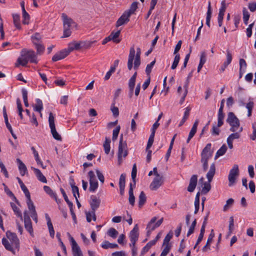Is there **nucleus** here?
<instances>
[{
  "label": "nucleus",
  "instance_id": "nucleus-1",
  "mask_svg": "<svg viewBox=\"0 0 256 256\" xmlns=\"http://www.w3.org/2000/svg\"><path fill=\"white\" fill-rule=\"evenodd\" d=\"M140 54L141 52L140 48H136V54L134 47L130 48L128 61V68L129 70H132L133 67L134 60V68L136 70H138L140 64Z\"/></svg>",
  "mask_w": 256,
  "mask_h": 256
},
{
  "label": "nucleus",
  "instance_id": "nucleus-2",
  "mask_svg": "<svg viewBox=\"0 0 256 256\" xmlns=\"http://www.w3.org/2000/svg\"><path fill=\"white\" fill-rule=\"evenodd\" d=\"M21 56L22 58H18L17 63L16 64V66L17 67L20 64L23 66H26L28 61L32 63H38L36 56L34 50H26L24 49L21 52Z\"/></svg>",
  "mask_w": 256,
  "mask_h": 256
},
{
  "label": "nucleus",
  "instance_id": "nucleus-3",
  "mask_svg": "<svg viewBox=\"0 0 256 256\" xmlns=\"http://www.w3.org/2000/svg\"><path fill=\"white\" fill-rule=\"evenodd\" d=\"M62 17L63 20L64 25V34L62 38H68L72 34L70 28L73 26H76V24L72 18H68L66 14L62 13Z\"/></svg>",
  "mask_w": 256,
  "mask_h": 256
},
{
  "label": "nucleus",
  "instance_id": "nucleus-4",
  "mask_svg": "<svg viewBox=\"0 0 256 256\" xmlns=\"http://www.w3.org/2000/svg\"><path fill=\"white\" fill-rule=\"evenodd\" d=\"M211 144H208L202 150L201 153L200 162L202 164L203 170L206 172L208 168V161L212 156V152H210Z\"/></svg>",
  "mask_w": 256,
  "mask_h": 256
},
{
  "label": "nucleus",
  "instance_id": "nucleus-5",
  "mask_svg": "<svg viewBox=\"0 0 256 256\" xmlns=\"http://www.w3.org/2000/svg\"><path fill=\"white\" fill-rule=\"evenodd\" d=\"M216 172V167L214 163H212L210 164V168L207 173L206 176L208 180V182H205L204 184V186L202 188V193L204 194H207L211 188L210 182L212 181L213 177Z\"/></svg>",
  "mask_w": 256,
  "mask_h": 256
},
{
  "label": "nucleus",
  "instance_id": "nucleus-6",
  "mask_svg": "<svg viewBox=\"0 0 256 256\" xmlns=\"http://www.w3.org/2000/svg\"><path fill=\"white\" fill-rule=\"evenodd\" d=\"M226 121L230 126V132H235L238 131V129H240V120L233 112H229L228 114Z\"/></svg>",
  "mask_w": 256,
  "mask_h": 256
},
{
  "label": "nucleus",
  "instance_id": "nucleus-7",
  "mask_svg": "<svg viewBox=\"0 0 256 256\" xmlns=\"http://www.w3.org/2000/svg\"><path fill=\"white\" fill-rule=\"evenodd\" d=\"M128 154L127 144L126 142H123L122 134L120 139L118 150V160L119 164L121 162L122 157H126Z\"/></svg>",
  "mask_w": 256,
  "mask_h": 256
},
{
  "label": "nucleus",
  "instance_id": "nucleus-8",
  "mask_svg": "<svg viewBox=\"0 0 256 256\" xmlns=\"http://www.w3.org/2000/svg\"><path fill=\"white\" fill-rule=\"evenodd\" d=\"M48 122L53 138L57 140L61 141L62 138L60 134L56 132L54 124V118L52 112H50L49 114Z\"/></svg>",
  "mask_w": 256,
  "mask_h": 256
},
{
  "label": "nucleus",
  "instance_id": "nucleus-9",
  "mask_svg": "<svg viewBox=\"0 0 256 256\" xmlns=\"http://www.w3.org/2000/svg\"><path fill=\"white\" fill-rule=\"evenodd\" d=\"M239 168L238 164H234L232 168L230 170L228 176V186H231L234 184L236 182V178L239 175Z\"/></svg>",
  "mask_w": 256,
  "mask_h": 256
},
{
  "label": "nucleus",
  "instance_id": "nucleus-10",
  "mask_svg": "<svg viewBox=\"0 0 256 256\" xmlns=\"http://www.w3.org/2000/svg\"><path fill=\"white\" fill-rule=\"evenodd\" d=\"M88 176L90 178L89 190L92 192H94L98 188V182L96 178L94 173L93 171H90L88 172Z\"/></svg>",
  "mask_w": 256,
  "mask_h": 256
},
{
  "label": "nucleus",
  "instance_id": "nucleus-11",
  "mask_svg": "<svg viewBox=\"0 0 256 256\" xmlns=\"http://www.w3.org/2000/svg\"><path fill=\"white\" fill-rule=\"evenodd\" d=\"M164 182V178L163 176H156L150 184V188L152 190H156L162 185Z\"/></svg>",
  "mask_w": 256,
  "mask_h": 256
},
{
  "label": "nucleus",
  "instance_id": "nucleus-12",
  "mask_svg": "<svg viewBox=\"0 0 256 256\" xmlns=\"http://www.w3.org/2000/svg\"><path fill=\"white\" fill-rule=\"evenodd\" d=\"M24 219L25 228L28 232L30 236H34V232L32 223L30 216H28L26 211L24 213Z\"/></svg>",
  "mask_w": 256,
  "mask_h": 256
},
{
  "label": "nucleus",
  "instance_id": "nucleus-13",
  "mask_svg": "<svg viewBox=\"0 0 256 256\" xmlns=\"http://www.w3.org/2000/svg\"><path fill=\"white\" fill-rule=\"evenodd\" d=\"M70 240L72 243V248L73 256H83L82 252L80 246H78L74 239L72 236H70Z\"/></svg>",
  "mask_w": 256,
  "mask_h": 256
},
{
  "label": "nucleus",
  "instance_id": "nucleus-14",
  "mask_svg": "<svg viewBox=\"0 0 256 256\" xmlns=\"http://www.w3.org/2000/svg\"><path fill=\"white\" fill-rule=\"evenodd\" d=\"M7 238L12 242V245L17 249L20 248V240L15 233L7 232L6 233Z\"/></svg>",
  "mask_w": 256,
  "mask_h": 256
},
{
  "label": "nucleus",
  "instance_id": "nucleus-15",
  "mask_svg": "<svg viewBox=\"0 0 256 256\" xmlns=\"http://www.w3.org/2000/svg\"><path fill=\"white\" fill-rule=\"evenodd\" d=\"M198 182V176L194 174L190 178V183L188 187V191L193 192L196 188Z\"/></svg>",
  "mask_w": 256,
  "mask_h": 256
},
{
  "label": "nucleus",
  "instance_id": "nucleus-16",
  "mask_svg": "<svg viewBox=\"0 0 256 256\" xmlns=\"http://www.w3.org/2000/svg\"><path fill=\"white\" fill-rule=\"evenodd\" d=\"M90 199L91 200L90 204L92 209L91 211L96 212L100 206V200L94 196H92Z\"/></svg>",
  "mask_w": 256,
  "mask_h": 256
},
{
  "label": "nucleus",
  "instance_id": "nucleus-17",
  "mask_svg": "<svg viewBox=\"0 0 256 256\" xmlns=\"http://www.w3.org/2000/svg\"><path fill=\"white\" fill-rule=\"evenodd\" d=\"M69 54L68 52L66 49L63 50L58 53L56 54L52 58L53 62H56L58 60L64 59Z\"/></svg>",
  "mask_w": 256,
  "mask_h": 256
},
{
  "label": "nucleus",
  "instance_id": "nucleus-18",
  "mask_svg": "<svg viewBox=\"0 0 256 256\" xmlns=\"http://www.w3.org/2000/svg\"><path fill=\"white\" fill-rule=\"evenodd\" d=\"M130 14H127L124 12L117 20L116 25V27H119L128 22L130 20Z\"/></svg>",
  "mask_w": 256,
  "mask_h": 256
},
{
  "label": "nucleus",
  "instance_id": "nucleus-19",
  "mask_svg": "<svg viewBox=\"0 0 256 256\" xmlns=\"http://www.w3.org/2000/svg\"><path fill=\"white\" fill-rule=\"evenodd\" d=\"M32 170L36 175L38 179L43 183H46L47 180L46 178L43 175L40 170L34 167H31Z\"/></svg>",
  "mask_w": 256,
  "mask_h": 256
},
{
  "label": "nucleus",
  "instance_id": "nucleus-20",
  "mask_svg": "<svg viewBox=\"0 0 256 256\" xmlns=\"http://www.w3.org/2000/svg\"><path fill=\"white\" fill-rule=\"evenodd\" d=\"M82 48V44L81 42H77L75 41L69 44L66 50L70 54L71 52L74 50H78Z\"/></svg>",
  "mask_w": 256,
  "mask_h": 256
},
{
  "label": "nucleus",
  "instance_id": "nucleus-21",
  "mask_svg": "<svg viewBox=\"0 0 256 256\" xmlns=\"http://www.w3.org/2000/svg\"><path fill=\"white\" fill-rule=\"evenodd\" d=\"M214 236V230H211L210 234L207 240L206 244L202 248V250L203 252H206L207 251L208 249L210 250V244Z\"/></svg>",
  "mask_w": 256,
  "mask_h": 256
},
{
  "label": "nucleus",
  "instance_id": "nucleus-22",
  "mask_svg": "<svg viewBox=\"0 0 256 256\" xmlns=\"http://www.w3.org/2000/svg\"><path fill=\"white\" fill-rule=\"evenodd\" d=\"M44 192L50 195L51 198H54L57 203L60 202V200L58 199L56 194L53 192L50 186H44Z\"/></svg>",
  "mask_w": 256,
  "mask_h": 256
},
{
  "label": "nucleus",
  "instance_id": "nucleus-23",
  "mask_svg": "<svg viewBox=\"0 0 256 256\" xmlns=\"http://www.w3.org/2000/svg\"><path fill=\"white\" fill-rule=\"evenodd\" d=\"M138 225L136 224L130 232V240H134H134H138Z\"/></svg>",
  "mask_w": 256,
  "mask_h": 256
},
{
  "label": "nucleus",
  "instance_id": "nucleus-24",
  "mask_svg": "<svg viewBox=\"0 0 256 256\" xmlns=\"http://www.w3.org/2000/svg\"><path fill=\"white\" fill-rule=\"evenodd\" d=\"M132 186V184L130 183V189L128 192L129 198H128V202L132 206H134L135 203V197L134 194V188Z\"/></svg>",
  "mask_w": 256,
  "mask_h": 256
},
{
  "label": "nucleus",
  "instance_id": "nucleus-25",
  "mask_svg": "<svg viewBox=\"0 0 256 256\" xmlns=\"http://www.w3.org/2000/svg\"><path fill=\"white\" fill-rule=\"evenodd\" d=\"M16 162L18 164V169L20 172V174L22 176H24L27 172V168L26 165L20 158H17Z\"/></svg>",
  "mask_w": 256,
  "mask_h": 256
},
{
  "label": "nucleus",
  "instance_id": "nucleus-26",
  "mask_svg": "<svg viewBox=\"0 0 256 256\" xmlns=\"http://www.w3.org/2000/svg\"><path fill=\"white\" fill-rule=\"evenodd\" d=\"M120 30H118L116 31V32H112L110 35L109 36L111 40H112L114 42L118 44L120 42V40L118 38V36H120Z\"/></svg>",
  "mask_w": 256,
  "mask_h": 256
},
{
  "label": "nucleus",
  "instance_id": "nucleus-27",
  "mask_svg": "<svg viewBox=\"0 0 256 256\" xmlns=\"http://www.w3.org/2000/svg\"><path fill=\"white\" fill-rule=\"evenodd\" d=\"M242 128L240 127V129H238V132L236 131L235 132H233L234 133L230 134L227 139L233 142L234 140L239 138H240V133L242 131Z\"/></svg>",
  "mask_w": 256,
  "mask_h": 256
},
{
  "label": "nucleus",
  "instance_id": "nucleus-28",
  "mask_svg": "<svg viewBox=\"0 0 256 256\" xmlns=\"http://www.w3.org/2000/svg\"><path fill=\"white\" fill-rule=\"evenodd\" d=\"M226 2L224 0H223L221 2V7L220 8L218 15V19H224V12L226 11Z\"/></svg>",
  "mask_w": 256,
  "mask_h": 256
},
{
  "label": "nucleus",
  "instance_id": "nucleus-29",
  "mask_svg": "<svg viewBox=\"0 0 256 256\" xmlns=\"http://www.w3.org/2000/svg\"><path fill=\"white\" fill-rule=\"evenodd\" d=\"M2 185L4 186V190L5 192L10 197L12 198V200L18 204L20 205V202L18 200H17L16 197L14 196V194L8 188V187L5 184H3Z\"/></svg>",
  "mask_w": 256,
  "mask_h": 256
},
{
  "label": "nucleus",
  "instance_id": "nucleus-30",
  "mask_svg": "<svg viewBox=\"0 0 256 256\" xmlns=\"http://www.w3.org/2000/svg\"><path fill=\"white\" fill-rule=\"evenodd\" d=\"M212 10L211 8L210 2H209L208 4V11L206 12V24L210 27V21L212 17Z\"/></svg>",
  "mask_w": 256,
  "mask_h": 256
},
{
  "label": "nucleus",
  "instance_id": "nucleus-31",
  "mask_svg": "<svg viewBox=\"0 0 256 256\" xmlns=\"http://www.w3.org/2000/svg\"><path fill=\"white\" fill-rule=\"evenodd\" d=\"M146 197L143 191H142L138 196V206L142 208L146 202Z\"/></svg>",
  "mask_w": 256,
  "mask_h": 256
},
{
  "label": "nucleus",
  "instance_id": "nucleus-32",
  "mask_svg": "<svg viewBox=\"0 0 256 256\" xmlns=\"http://www.w3.org/2000/svg\"><path fill=\"white\" fill-rule=\"evenodd\" d=\"M102 247L104 249H108L109 248H114L118 247V245L116 244L110 243L108 240H104L102 244Z\"/></svg>",
  "mask_w": 256,
  "mask_h": 256
},
{
  "label": "nucleus",
  "instance_id": "nucleus-33",
  "mask_svg": "<svg viewBox=\"0 0 256 256\" xmlns=\"http://www.w3.org/2000/svg\"><path fill=\"white\" fill-rule=\"evenodd\" d=\"M227 150V147L226 144H223L221 148L217 151L214 156L215 159H217L219 156H223Z\"/></svg>",
  "mask_w": 256,
  "mask_h": 256
},
{
  "label": "nucleus",
  "instance_id": "nucleus-34",
  "mask_svg": "<svg viewBox=\"0 0 256 256\" xmlns=\"http://www.w3.org/2000/svg\"><path fill=\"white\" fill-rule=\"evenodd\" d=\"M10 206L14 212L15 214L22 220V214L20 209L16 206L14 202H10Z\"/></svg>",
  "mask_w": 256,
  "mask_h": 256
},
{
  "label": "nucleus",
  "instance_id": "nucleus-35",
  "mask_svg": "<svg viewBox=\"0 0 256 256\" xmlns=\"http://www.w3.org/2000/svg\"><path fill=\"white\" fill-rule=\"evenodd\" d=\"M198 122H199L198 120H196V121L194 122L188 134L190 138H192V137L196 134L197 130V128L198 124Z\"/></svg>",
  "mask_w": 256,
  "mask_h": 256
},
{
  "label": "nucleus",
  "instance_id": "nucleus-36",
  "mask_svg": "<svg viewBox=\"0 0 256 256\" xmlns=\"http://www.w3.org/2000/svg\"><path fill=\"white\" fill-rule=\"evenodd\" d=\"M110 140L106 137L105 141L103 144V146L104 148V152L106 154H108L110 152Z\"/></svg>",
  "mask_w": 256,
  "mask_h": 256
},
{
  "label": "nucleus",
  "instance_id": "nucleus-37",
  "mask_svg": "<svg viewBox=\"0 0 256 256\" xmlns=\"http://www.w3.org/2000/svg\"><path fill=\"white\" fill-rule=\"evenodd\" d=\"M13 21L15 26L18 30L21 28L20 24V16L18 14H14L12 15Z\"/></svg>",
  "mask_w": 256,
  "mask_h": 256
},
{
  "label": "nucleus",
  "instance_id": "nucleus-38",
  "mask_svg": "<svg viewBox=\"0 0 256 256\" xmlns=\"http://www.w3.org/2000/svg\"><path fill=\"white\" fill-rule=\"evenodd\" d=\"M224 112H218V126L220 127L224 124Z\"/></svg>",
  "mask_w": 256,
  "mask_h": 256
},
{
  "label": "nucleus",
  "instance_id": "nucleus-39",
  "mask_svg": "<svg viewBox=\"0 0 256 256\" xmlns=\"http://www.w3.org/2000/svg\"><path fill=\"white\" fill-rule=\"evenodd\" d=\"M17 179L18 180V182L19 184H20L22 190V191L24 192L26 196H30V193L28 189L26 187V186L24 184L23 182L22 181V180L19 178H17Z\"/></svg>",
  "mask_w": 256,
  "mask_h": 256
},
{
  "label": "nucleus",
  "instance_id": "nucleus-40",
  "mask_svg": "<svg viewBox=\"0 0 256 256\" xmlns=\"http://www.w3.org/2000/svg\"><path fill=\"white\" fill-rule=\"evenodd\" d=\"M26 198H27L26 204L29 210L31 212H34V211L36 210L35 206H34V203L30 198V196H26Z\"/></svg>",
  "mask_w": 256,
  "mask_h": 256
},
{
  "label": "nucleus",
  "instance_id": "nucleus-41",
  "mask_svg": "<svg viewBox=\"0 0 256 256\" xmlns=\"http://www.w3.org/2000/svg\"><path fill=\"white\" fill-rule=\"evenodd\" d=\"M36 104L34 107V110L36 112H38L42 116V114L40 113L42 110L43 108V105L42 101L38 98L36 100Z\"/></svg>",
  "mask_w": 256,
  "mask_h": 256
},
{
  "label": "nucleus",
  "instance_id": "nucleus-42",
  "mask_svg": "<svg viewBox=\"0 0 256 256\" xmlns=\"http://www.w3.org/2000/svg\"><path fill=\"white\" fill-rule=\"evenodd\" d=\"M34 45L36 46L38 54H41L44 50V46L40 42H34Z\"/></svg>",
  "mask_w": 256,
  "mask_h": 256
},
{
  "label": "nucleus",
  "instance_id": "nucleus-43",
  "mask_svg": "<svg viewBox=\"0 0 256 256\" xmlns=\"http://www.w3.org/2000/svg\"><path fill=\"white\" fill-rule=\"evenodd\" d=\"M136 172H137V170H136V164H134L132 166V180L134 184H132V186L134 187L136 186Z\"/></svg>",
  "mask_w": 256,
  "mask_h": 256
},
{
  "label": "nucleus",
  "instance_id": "nucleus-44",
  "mask_svg": "<svg viewBox=\"0 0 256 256\" xmlns=\"http://www.w3.org/2000/svg\"><path fill=\"white\" fill-rule=\"evenodd\" d=\"M138 2H133L130 7V8L128 12H125L127 14H130V16H131V14H134V12L138 8Z\"/></svg>",
  "mask_w": 256,
  "mask_h": 256
},
{
  "label": "nucleus",
  "instance_id": "nucleus-45",
  "mask_svg": "<svg viewBox=\"0 0 256 256\" xmlns=\"http://www.w3.org/2000/svg\"><path fill=\"white\" fill-rule=\"evenodd\" d=\"M136 80L132 79H130L128 82V88L130 89L129 95L130 97L131 98L133 94L134 88L135 86Z\"/></svg>",
  "mask_w": 256,
  "mask_h": 256
},
{
  "label": "nucleus",
  "instance_id": "nucleus-46",
  "mask_svg": "<svg viewBox=\"0 0 256 256\" xmlns=\"http://www.w3.org/2000/svg\"><path fill=\"white\" fill-rule=\"evenodd\" d=\"M22 23L24 24H29V20L30 18V15L28 14L26 12V10L22 11Z\"/></svg>",
  "mask_w": 256,
  "mask_h": 256
},
{
  "label": "nucleus",
  "instance_id": "nucleus-47",
  "mask_svg": "<svg viewBox=\"0 0 256 256\" xmlns=\"http://www.w3.org/2000/svg\"><path fill=\"white\" fill-rule=\"evenodd\" d=\"M16 104L18 111V115L21 119L23 118V116L22 114V112H23V108H22V105L21 104L20 100L19 98L16 99Z\"/></svg>",
  "mask_w": 256,
  "mask_h": 256
},
{
  "label": "nucleus",
  "instance_id": "nucleus-48",
  "mask_svg": "<svg viewBox=\"0 0 256 256\" xmlns=\"http://www.w3.org/2000/svg\"><path fill=\"white\" fill-rule=\"evenodd\" d=\"M243 20L245 24H248V20L250 18V14L246 8H244L242 10Z\"/></svg>",
  "mask_w": 256,
  "mask_h": 256
},
{
  "label": "nucleus",
  "instance_id": "nucleus-49",
  "mask_svg": "<svg viewBox=\"0 0 256 256\" xmlns=\"http://www.w3.org/2000/svg\"><path fill=\"white\" fill-rule=\"evenodd\" d=\"M107 234L110 236L114 238L118 235V232L115 228H111L108 230Z\"/></svg>",
  "mask_w": 256,
  "mask_h": 256
},
{
  "label": "nucleus",
  "instance_id": "nucleus-50",
  "mask_svg": "<svg viewBox=\"0 0 256 256\" xmlns=\"http://www.w3.org/2000/svg\"><path fill=\"white\" fill-rule=\"evenodd\" d=\"M180 60V54H176V55H175V56L174 58V60L173 62V63H172V66H171V68L172 70H174L177 67V66Z\"/></svg>",
  "mask_w": 256,
  "mask_h": 256
},
{
  "label": "nucleus",
  "instance_id": "nucleus-51",
  "mask_svg": "<svg viewBox=\"0 0 256 256\" xmlns=\"http://www.w3.org/2000/svg\"><path fill=\"white\" fill-rule=\"evenodd\" d=\"M70 186H72V192L74 196L76 198V197H80V194L78 188L77 186H76L74 184L71 183Z\"/></svg>",
  "mask_w": 256,
  "mask_h": 256
},
{
  "label": "nucleus",
  "instance_id": "nucleus-52",
  "mask_svg": "<svg viewBox=\"0 0 256 256\" xmlns=\"http://www.w3.org/2000/svg\"><path fill=\"white\" fill-rule=\"evenodd\" d=\"M154 242L152 240L150 241L143 248L142 251V254L145 253L149 250L150 248L154 245Z\"/></svg>",
  "mask_w": 256,
  "mask_h": 256
},
{
  "label": "nucleus",
  "instance_id": "nucleus-53",
  "mask_svg": "<svg viewBox=\"0 0 256 256\" xmlns=\"http://www.w3.org/2000/svg\"><path fill=\"white\" fill-rule=\"evenodd\" d=\"M155 63H156V60H154L150 64H148L146 66V72L148 76H150V73L151 72L154 66V65Z\"/></svg>",
  "mask_w": 256,
  "mask_h": 256
},
{
  "label": "nucleus",
  "instance_id": "nucleus-54",
  "mask_svg": "<svg viewBox=\"0 0 256 256\" xmlns=\"http://www.w3.org/2000/svg\"><path fill=\"white\" fill-rule=\"evenodd\" d=\"M120 126H118L114 130H113L112 137V140L113 141H114L117 139L118 134L120 132Z\"/></svg>",
  "mask_w": 256,
  "mask_h": 256
},
{
  "label": "nucleus",
  "instance_id": "nucleus-55",
  "mask_svg": "<svg viewBox=\"0 0 256 256\" xmlns=\"http://www.w3.org/2000/svg\"><path fill=\"white\" fill-rule=\"evenodd\" d=\"M126 184V174H122L119 180V186L125 187Z\"/></svg>",
  "mask_w": 256,
  "mask_h": 256
},
{
  "label": "nucleus",
  "instance_id": "nucleus-56",
  "mask_svg": "<svg viewBox=\"0 0 256 256\" xmlns=\"http://www.w3.org/2000/svg\"><path fill=\"white\" fill-rule=\"evenodd\" d=\"M232 60V55L230 52V51L228 50H226V60L224 62V64L228 66L231 63Z\"/></svg>",
  "mask_w": 256,
  "mask_h": 256
},
{
  "label": "nucleus",
  "instance_id": "nucleus-57",
  "mask_svg": "<svg viewBox=\"0 0 256 256\" xmlns=\"http://www.w3.org/2000/svg\"><path fill=\"white\" fill-rule=\"evenodd\" d=\"M164 218H161L155 224L154 223L152 225L150 226V227H148V228H150L151 230H154L155 228L160 226L163 222Z\"/></svg>",
  "mask_w": 256,
  "mask_h": 256
},
{
  "label": "nucleus",
  "instance_id": "nucleus-58",
  "mask_svg": "<svg viewBox=\"0 0 256 256\" xmlns=\"http://www.w3.org/2000/svg\"><path fill=\"white\" fill-rule=\"evenodd\" d=\"M2 244L4 246L6 250H12L11 248L12 247V246L6 238H4L2 239Z\"/></svg>",
  "mask_w": 256,
  "mask_h": 256
},
{
  "label": "nucleus",
  "instance_id": "nucleus-59",
  "mask_svg": "<svg viewBox=\"0 0 256 256\" xmlns=\"http://www.w3.org/2000/svg\"><path fill=\"white\" fill-rule=\"evenodd\" d=\"M172 237V232H171V233L170 232L168 234H167L164 238L163 244H170L169 243V242L170 241V240H171Z\"/></svg>",
  "mask_w": 256,
  "mask_h": 256
},
{
  "label": "nucleus",
  "instance_id": "nucleus-60",
  "mask_svg": "<svg viewBox=\"0 0 256 256\" xmlns=\"http://www.w3.org/2000/svg\"><path fill=\"white\" fill-rule=\"evenodd\" d=\"M32 40L33 44H34V42H39V41L41 40L42 37L40 34L36 33L34 35L32 36Z\"/></svg>",
  "mask_w": 256,
  "mask_h": 256
},
{
  "label": "nucleus",
  "instance_id": "nucleus-61",
  "mask_svg": "<svg viewBox=\"0 0 256 256\" xmlns=\"http://www.w3.org/2000/svg\"><path fill=\"white\" fill-rule=\"evenodd\" d=\"M45 218L47 221V225H48V230L53 228H53L52 222H51L50 218L48 214H45Z\"/></svg>",
  "mask_w": 256,
  "mask_h": 256
},
{
  "label": "nucleus",
  "instance_id": "nucleus-62",
  "mask_svg": "<svg viewBox=\"0 0 256 256\" xmlns=\"http://www.w3.org/2000/svg\"><path fill=\"white\" fill-rule=\"evenodd\" d=\"M252 128L253 129L252 134L250 136V138L252 140H254L256 139V123H253L252 124Z\"/></svg>",
  "mask_w": 256,
  "mask_h": 256
},
{
  "label": "nucleus",
  "instance_id": "nucleus-63",
  "mask_svg": "<svg viewBox=\"0 0 256 256\" xmlns=\"http://www.w3.org/2000/svg\"><path fill=\"white\" fill-rule=\"evenodd\" d=\"M219 127L215 125L212 126V134L213 136H218L220 134V130L218 128Z\"/></svg>",
  "mask_w": 256,
  "mask_h": 256
},
{
  "label": "nucleus",
  "instance_id": "nucleus-64",
  "mask_svg": "<svg viewBox=\"0 0 256 256\" xmlns=\"http://www.w3.org/2000/svg\"><path fill=\"white\" fill-rule=\"evenodd\" d=\"M94 42H81L82 44V48H90L92 46V44Z\"/></svg>",
  "mask_w": 256,
  "mask_h": 256
}]
</instances>
